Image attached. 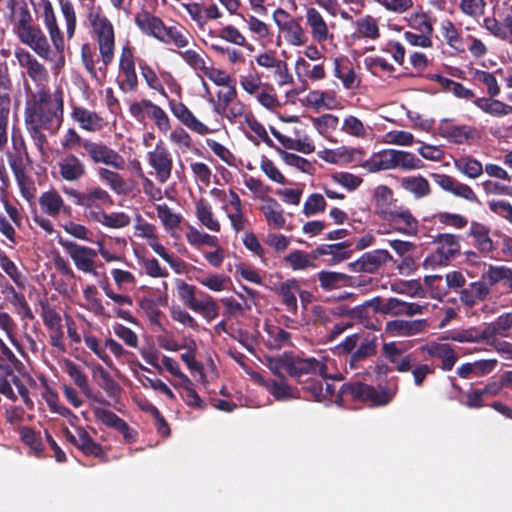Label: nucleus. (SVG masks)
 <instances>
[{"label":"nucleus","instance_id":"f257e3e1","mask_svg":"<svg viewBox=\"0 0 512 512\" xmlns=\"http://www.w3.org/2000/svg\"><path fill=\"white\" fill-rule=\"evenodd\" d=\"M63 120V99L61 94L54 96V105L49 107H25L26 130L41 154L45 153L47 138L42 129L51 133L58 131Z\"/></svg>","mask_w":512,"mask_h":512},{"label":"nucleus","instance_id":"f03ea898","mask_svg":"<svg viewBox=\"0 0 512 512\" xmlns=\"http://www.w3.org/2000/svg\"><path fill=\"white\" fill-rule=\"evenodd\" d=\"M9 20L13 33L22 44L31 48L39 57L50 59L51 47L48 38L39 25L35 24L26 2H22V6L9 15Z\"/></svg>","mask_w":512,"mask_h":512},{"label":"nucleus","instance_id":"7ed1b4c3","mask_svg":"<svg viewBox=\"0 0 512 512\" xmlns=\"http://www.w3.org/2000/svg\"><path fill=\"white\" fill-rule=\"evenodd\" d=\"M87 19L92 28L93 38L98 44L102 61L100 71H106L113 62L115 51V31L111 21L102 13L101 7H91Z\"/></svg>","mask_w":512,"mask_h":512},{"label":"nucleus","instance_id":"20e7f679","mask_svg":"<svg viewBox=\"0 0 512 512\" xmlns=\"http://www.w3.org/2000/svg\"><path fill=\"white\" fill-rule=\"evenodd\" d=\"M378 337L372 332L351 334L335 347V354L349 355L350 369H358L361 363L377 354Z\"/></svg>","mask_w":512,"mask_h":512},{"label":"nucleus","instance_id":"39448f33","mask_svg":"<svg viewBox=\"0 0 512 512\" xmlns=\"http://www.w3.org/2000/svg\"><path fill=\"white\" fill-rule=\"evenodd\" d=\"M395 396V392L387 387H380L377 390L374 386L361 381L344 383L338 391L336 403L342 406L346 401H357L371 406H385L389 404Z\"/></svg>","mask_w":512,"mask_h":512},{"label":"nucleus","instance_id":"423d86ee","mask_svg":"<svg viewBox=\"0 0 512 512\" xmlns=\"http://www.w3.org/2000/svg\"><path fill=\"white\" fill-rule=\"evenodd\" d=\"M176 289L179 299L187 308L199 313L207 321L218 317L219 306L211 295L198 291L196 286L182 279L176 281Z\"/></svg>","mask_w":512,"mask_h":512},{"label":"nucleus","instance_id":"0eeeda50","mask_svg":"<svg viewBox=\"0 0 512 512\" xmlns=\"http://www.w3.org/2000/svg\"><path fill=\"white\" fill-rule=\"evenodd\" d=\"M436 130L440 137L455 145H471L480 139V132L476 127L457 124L450 118L441 119Z\"/></svg>","mask_w":512,"mask_h":512},{"label":"nucleus","instance_id":"6e6552de","mask_svg":"<svg viewBox=\"0 0 512 512\" xmlns=\"http://www.w3.org/2000/svg\"><path fill=\"white\" fill-rule=\"evenodd\" d=\"M437 249L424 260V266H445L460 254V236L439 234L435 240Z\"/></svg>","mask_w":512,"mask_h":512},{"label":"nucleus","instance_id":"1a4fd4ad","mask_svg":"<svg viewBox=\"0 0 512 512\" xmlns=\"http://www.w3.org/2000/svg\"><path fill=\"white\" fill-rule=\"evenodd\" d=\"M7 160L21 195L27 200L33 198L36 189L33 180L27 172V169L33 165L31 156L28 155V158H25L23 154L7 152Z\"/></svg>","mask_w":512,"mask_h":512},{"label":"nucleus","instance_id":"9d476101","mask_svg":"<svg viewBox=\"0 0 512 512\" xmlns=\"http://www.w3.org/2000/svg\"><path fill=\"white\" fill-rule=\"evenodd\" d=\"M58 243L72 259L78 270L84 273L96 274L95 259L98 252L95 249L62 237L58 238Z\"/></svg>","mask_w":512,"mask_h":512},{"label":"nucleus","instance_id":"9b49d317","mask_svg":"<svg viewBox=\"0 0 512 512\" xmlns=\"http://www.w3.org/2000/svg\"><path fill=\"white\" fill-rule=\"evenodd\" d=\"M118 87L123 93L134 92L138 88V77L135 69L134 47L126 44L122 47L119 58Z\"/></svg>","mask_w":512,"mask_h":512},{"label":"nucleus","instance_id":"f8f14e48","mask_svg":"<svg viewBox=\"0 0 512 512\" xmlns=\"http://www.w3.org/2000/svg\"><path fill=\"white\" fill-rule=\"evenodd\" d=\"M85 153L94 164H105L114 169H124L125 160L123 156L102 142L86 140Z\"/></svg>","mask_w":512,"mask_h":512},{"label":"nucleus","instance_id":"ddd939ff","mask_svg":"<svg viewBox=\"0 0 512 512\" xmlns=\"http://www.w3.org/2000/svg\"><path fill=\"white\" fill-rule=\"evenodd\" d=\"M63 193L70 197L75 205L88 208H100L103 204H112L109 193L101 187H92L78 191L71 187H63Z\"/></svg>","mask_w":512,"mask_h":512},{"label":"nucleus","instance_id":"4468645a","mask_svg":"<svg viewBox=\"0 0 512 512\" xmlns=\"http://www.w3.org/2000/svg\"><path fill=\"white\" fill-rule=\"evenodd\" d=\"M149 165L154 169L157 179L165 183L171 177L173 169V158L164 142L160 140L154 150L147 153Z\"/></svg>","mask_w":512,"mask_h":512},{"label":"nucleus","instance_id":"2eb2a0df","mask_svg":"<svg viewBox=\"0 0 512 512\" xmlns=\"http://www.w3.org/2000/svg\"><path fill=\"white\" fill-rule=\"evenodd\" d=\"M383 220L388 222L393 230L400 234L416 236L419 232V221L409 209L394 206V210L388 213Z\"/></svg>","mask_w":512,"mask_h":512},{"label":"nucleus","instance_id":"dca6fc26","mask_svg":"<svg viewBox=\"0 0 512 512\" xmlns=\"http://www.w3.org/2000/svg\"><path fill=\"white\" fill-rule=\"evenodd\" d=\"M388 261L395 263L388 250L375 249L362 254L356 261L351 262L349 267L356 273H374Z\"/></svg>","mask_w":512,"mask_h":512},{"label":"nucleus","instance_id":"f3484780","mask_svg":"<svg viewBox=\"0 0 512 512\" xmlns=\"http://www.w3.org/2000/svg\"><path fill=\"white\" fill-rule=\"evenodd\" d=\"M327 365L314 357L301 358L291 353L290 377L301 381L303 376L318 375L327 378Z\"/></svg>","mask_w":512,"mask_h":512},{"label":"nucleus","instance_id":"a211bd4d","mask_svg":"<svg viewBox=\"0 0 512 512\" xmlns=\"http://www.w3.org/2000/svg\"><path fill=\"white\" fill-rule=\"evenodd\" d=\"M15 58L19 65L26 69L28 77L37 85H43L48 80V71L28 50L24 48L15 49Z\"/></svg>","mask_w":512,"mask_h":512},{"label":"nucleus","instance_id":"6ab92c4d","mask_svg":"<svg viewBox=\"0 0 512 512\" xmlns=\"http://www.w3.org/2000/svg\"><path fill=\"white\" fill-rule=\"evenodd\" d=\"M430 176L444 191L469 202H479V199L473 189L469 185L459 182L454 177L441 173H431Z\"/></svg>","mask_w":512,"mask_h":512},{"label":"nucleus","instance_id":"aec40b11","mask_svg":"<svg viewBox=\"0 0 512 512\" xmlns=\"http://www.w3.org/2000/svg\"><path fill=\"white\" fill-rule=\"evenodd\" d=\"M490 231L489 226L478 221H471L468 230V236L473 239V246L484 257L490 256L496 250Z\"/></svg>","mask_w":512,"mask_h":512},{"label":"nucleus","instance_id":"412c9836","mask_svg":"<svg viewBox=\"0 0 512 512\" xmlns=\"http://www.w3.org/2000/svg\"><path fill=\"white\" fill-rule=\"evenodd\" d=\"M169 107L172 114L191 131L199 135L210 133V129L199 121L184 103L172 99L169 100Z\"/></svg>","mask_w":512,"mask_h":512},{"label":"nucleus","instance_id":"4be33fe9","mask_svg":"<svg viewBox=\"0 0 512 512\" xmlns=\"http://www.w3.org/2000/svg\"><path fill=\"white\" fill-rule=\"evenodd\" d=\"M421 351L427 353L430 357L438 358L442 361L440 368L443 371H450L454 367L458 355L447 343L430 342L421 347Z\"/></svg>","mask_w":512,"mask_h":512},{"label":"nucleus","instance_id":"5701e85b","mask_svg":"<svg viewBox=\"0 0 512 512\" xmlns=\"http://www.w3.org/2000/svg\"><path fill=\"white\" fill-rule=\"evenodd\" d=\"M59 174L66 181H78L86 174L84 162L75 154H66L58 163Z\"/></svg>","mask_w":512,"mask_h":512},{"label":"nucleus","instance_id":"b1692460","mask_svg":"<svg viewBox=\"0 0 512 512\" xmlns=\"http://www.w3.org/2000/svg\"><path fill=\"white\" fill-rule=\"evenodd\" d=\"M71 117L80 128L88 132L99 131L104 124L103 118L98 113L81 106H72Z\"/></svg>","mask_w":512,"mask_h":512},{"label":"nucleus","instance_id":"393cba45","mask_svg":"<svg viewBox=\"0 0 512 512\" xmlns=\"http://www.w3.org/2000/svg\"><path fill=\"white\" fill-rule=\"evenodd\" d=\"M394 157V149H384L374 153L369 159L360 163V166L370 173L394 170Z\"/></svg>","mask_w":512,"mask_h":512},{"label":"nucleus","instance_id":"a878e982","mask_svg":"<svg viewBox=\"0 0 512 512\" xmlns=\"http://www.w3.org/2000/svg\"><path fill=\"white\" fill-rule=\"evenodd\" d=\"M43 18L55 49L58 52H62L65 47L63 33L58 26L55 12L49 1L43 4Z\"/></svg>","mask_w":512,"mask_h":512},{"label":"nucleus","instance_id":"bb28decb","mask_svg":"<svg viewBox=\"0 0 512 512\" xmlns=\"http://www.w3.org/2000/svg\"><path fill=\"white\" fill-rule=\"evenodd\" d=\"M426 321L423 319L407 321L396 319L386 323V332L393 336H412L424 331Z\"/></svg>","mask_w":512,"mask_h":512},{"label":"nucleus","instance_id":"cd10ccee","mask_svg":"<svg viewBox=\"0 0 512 512\" xmlns=\"http://www.w3.org/2000/svg\"><path fill=\"white\" fill-rule=\"evenodd\" d=\"M66 372L69 375V377L74 381L75 385L81 389V391L87 398L102 405L108 404V401H106L104 398L98 397L97 395L93 394L89 387L88 378L86 374L73 361H67Z\"/></svg>","mask_w":512,"mask_h":512},{"label":"nucleus","instance_id":"c85d7f7f","mask_svg":"<svg viewBox=\"0 0 512 512\" xmlns=\"http://www.w3.org/2000/svg\"><path fill=\"white\" fill-rule=\"evenodd\" d=\"M481 279L489 286L502 284L507 290L512 292V269L505 265H489L488 269L482 273Z\"/></svg>","mask_w":512,"mask_h":512},{"label":"nucleus","instance_id":"c756f323","mask_svg":"<svg viewBox=\"0 0 512 512\" xmlns=\"http://www.w3.org/2000/svg\"><path fill=\"white\" fill-rule=\"evenodd\" d=\"M93 413L95 418L102 422L104 425L119 431L126 440L130 439L131 435L129 425L125 420L120 418L114 412L105 408L94 407Z\"/></svg>","mask_w":512,"mask_h":512},{"label":"nucleus","instance_id":"7c9ffc66","mask_svg":"<svg viewBox=\"0 0 512 512\" xmlns=\"http://www.w3.org/2000/svg\"><path fill=\"white\" fill-rule=\"evenodd\" d=\"M496 365L497 360L495 359L468 362L457 368V374L463 379H468L472 376L481 377L491 373Z\"/></svg>","mask_w":512,"mask_h":512},{"label":"nucleus","instance_id":"2f4dec72","mask_svg":"<svg viewBox=\"0 0 512 512\" xmlns=\"http://www.w3.org/2000/svg\"><path fill=\"white\" fill-rule=\"evenodd\" d=\"M260 210L270 227L274 229H282L285 227L286 219L284 217V211L276 199L267 197L264 200V204L261 205Z\"/></svg>","mask_w":512,"mask_h":512},{"label":"nucleus","instance_id":"473e14b6","mask_svg":"<svg viewBox=\"0 0 512 512\" xmlns=\"http://www.w3.org/2000/svg\"><path fill=\"white\" fill-rule=\"evenodd\" d=\"M483 336L489 340L496 336L512 339V311L500 315L494 322L483 329Z\"/></svg>","mask_w":512,"mask_h":512},{"label":"nucleus","instance_id":"72a5a7b5","mask_svg":"<svg viewBox=\"0 0 512 512\" xmlns=\"http://www.w3.org/2000/svg\"><path fill=\"white\" fill-rule=\"evenodd\" d=\"M230 202L229 205L233 212H227V217L231 222V227L235 232L243 231L249 224V220L244 214L243 205L238 194L230 189L229 190Z\"/></svg>","mask_w":512,"mask_h":512},{"label":"nucleus","instance_id":"f704fd0d","mask_svg":"<svg viewBox=\"0 0 512 512\" xmlns=\"http://www.w3.org/2000/svg\"><path fill=\"white\" fill-rule=\"evenodd\" d=\"M135 24L146 35L158 39L164 27V22L148 11L142 10L135 16Z\"/></svg>","mask_w":512,"mask_h":512},{"label":"nucleus","instance_id":"c9c22d12","mask_svg":"<svg viewBox=\"0 0 512 512\" xmlns=\"http://www.w3.org/2000/svg\"><path fill=\"white\" fill-rule=\"evenodd\" d=\"M375 213L383 220L388 213L394 210V194L386 185H379L374 190Z\"/></svg>","mask_w":512,"mask_h":512},{"label":"nucleus","instance_id":"e433bc0d","mask_svg":"<svg viewBox=\"0 0 512 512\" xmlns=\"http://www.w3.org/2000/svg\"><path fill=\"white\" fill-rule=\"evenodd\" d=\"M306 21L311 28L312 37L317 42H324L328 38L329 30L321 13L314 7L306 10Z\"/></svg>","mask_w":512,"mask_h":512},{"label":"nucleus","instance_id":"4c0bfd02","mask_svg":"<svg viewBox=\"0 0 512 512\" xmlns=\"http://www.w3.org/2000/svg\"><path fill=\"white\" fill-rule=\"evenodd\" d=\"M39 206L44 214L56 218L62 211L64 200L58 191L49 190L40 195Z\"/></svg>","mask_w":512,"mask_h":512},{"label":"nucleus","instance_id":"58836bf2","mask_svg":"<svg viewBox=\"0 0 512 512\" xmlns=\"http://www.w3.org/2000/svg\"><path fill=\"white\" fill-rule=\"evenodd\" d=\"M473 103L480 110L494 117H503L512 114V106L491 98L490 96L489 98H477Z\"/></svg>","mask_w":512,"mask_h":512},{"label":"nucleus","instance_id":"ea45409f","mask_svg":"<svg viewBox=\"0 0 512 512\" xmlns=\"http://www.w3.org/2000/svg\"><path fill=\"white\" fill-rule=\"evenodd\" d=\"M297 292H300V285L296 279H288L282 282L278 289L282 303L286 306V309L292 313H296L298 309Z\"/></svg>","mask_w":512,"mask_h":512},{"label":"nucleus","instance_id":"a19ab883","mask_svg":"<svg viewBox=\"0 0 512 512\" xmlns=\"http://www.w3.org/2000/svg\"><path fill=\"white\" fill-rule=\"evenodd\" d=\"M401 187L413 194L416 199L426 197L431 193L428 180L421 175L402 178Z\"/></svg>","mask_w":512,"mask_h":512},{"label":"nucleus","instance_id":"79ce46f5","mask_svg":"<svg viewBox=\"0 0 512 512\" xmlns=\"http://www.w3.org/2000/svg\"><path fill=\"white\" fill-rule=\"evenodd\" d=\"M196 217L199 222L207 229L213 232H219L221 225L217 219L214 218V213L211 205L207 200L201 198L195 204Z\"/></svg>","mask_w":512,"mask_h":512},{"label":"nucleus","instance_id":"37998d69","mask_svg":"<svg viewBox=\"0 0 512 512\" xmlns=\"http://www.w3.org/2000/svg\"><path fill=\"white\" fill-rule=\"evenodd\" d=\"M317 278L321 288L326 291H331L347 286L351 280V277L344 273L325 270L320 271L317 274Z\"/></svg>","mask_w":512,"mask_h":512},{"label":"nucleus","instance_id":"c03bdc74","mask_svg":"<svg viewBox=\"0 0 512 512\" xmlns=\"http://www.w3.org/2000/svg\"><path fill=\"white\" fill-rule=\"evenodd\" d=\"M78 440L80 442L78 449L85 456H93L103 463L108 462V456L103 447L97 443L86 430L81 432Z\"/></svg>","mask_w":512,"mask_h":512},{"label":"nucleus","instance_id":"a18cd8bd","mask_svg":"<svg viewBox=\"0 0 512 512\" xmlns=\"http://www.w3.org/2000/svg\"><path fill=\"white\" fill-rule=\"evenodd\" d=\"M283 261L294 271L315 268L314 259L311 252L295 249L284 256Z\"/></svg>","mask_w":512,"mask_h":512},{"label":"nucleus","instance_id":"49530a36","mask_svg":"<svg viewBox=\"0 0 512 512\" xmlns=\"http://www.w3.org/2000/svg\"><path fill=\"white\" fill-rule=\"evenodd\" d=\"M180 389V397L187 406L197 410H204L207 407L206 402L195 390L194 383L188 377H185Z\"/></svg>","mask_w":512,"mask_h":512},{"label":"nucleus","instance_id":"de8ad7c7","mask_svg":"<svg viewBox=\"0 0 512 512\" xmlns=\"http://www.w3.org/2000/svg\"><path fill=\"white\" fill-rule=\"evenodd\" d=\"M334 76L340 79L346 89H354L359 86V80L349 63H343L339 58L334 59Z\"/></svg>","mask_w":512,"mask_h":512},{"label":"nucleus","instance_id":"09e8293b","mask_svg":"<svg viewBox=\"0 0 512 512\" xmlns=\"http://www.w3.org/2000/svg\"><path fill=\"white\" fill-rule=\"evenodd\" d=\"M224 87V90L217 92V102H215L213 98L210 99V102L214 104L213 111L218 115L226 114L229 105L237 98V90L234 81L229 83V86Z\"/></svg>","mask_w":512,"mask_h":512},{"label":"nucleus","instance_id":"8fccbe9b","mask_svg":"<svg viewBox=\"0 0 512 512\" xmlns=\"http://www.w3.org/2000/svg\"><path fill=\"white\" fill-rule=\"evenodd\" d=\"M454 165L459 172L471 179L481 176L484 170L482 163L471 156L455 160Z\"/></svg>","mask_w":512,"mask_h":512},{"label":"nucleus","instance_id":"3c124183","mask_svg":"<svg viewBox=\"0 0 512 512\" xmlns=\"http://www.w3.org/2000/svg\"><path fill=\"white\" fill-rule=\"evenodd\" d=\"M395 169L401 170H417L424 168V162L415 154L394 149Z\"/></svg>","mask_w":512,"mask_h":512},{"label":"nucleus","instance_id":"603ef678","mask_svg":"<svg viewBox=\"0 0 512 512\" xmlns=\"http://www.w3.org/2000/svg\"><path fill=\"white\" fill-rule=\"evenodd\" d=\"M10 96L8 93H0V150L8 141V119L10 114Z\"/></svg>","mask_w":512,"mask_h":512},{"label":"nucleus","instance_id":"864d4df0","mask_svg":"<svg viewBox=\"0 0 512 512\" xmlns=\"http://www.w3.org/2000/svg\"><path fill=\"white\" fill-rule=\"evenodd\" d=\"M441 32L446 43L456 50L457 52H464L463 38L455 27L454 23L450 20H445L441 23Z\"/></svg>","mask_w":512,"mask_h":512},{"label":"nucleus","instance_id":"5fc2aeb1","mask_svg":"<svg viewBox=\"0 0 512 512\" xmlns=\"http://www.w3.org/2000/svg\"><path fill=\"white\" fill-rule=\"evenodd\" d=\"M256 376L276 400L281 401L292 398L291 386L287 384L286 378L277 381L272 379L263 380L259 374H256Z\"/></svg>","mask_w":512,"mask_h":512},{"label":"nucleus","instance_id":"6e6d98bb","mask_svg":"<svg viewBox=\"0 0 512 512\" xmlns=\"http://www.w3.org/2000/svg\"><path fill=\"white\" fill-rule=\"evenodd\" d=\"M158 40L165 44H174L177 48H184L188 45L186 34L176 26L166 27L164 25Z\"/></svg>","mask_w":512,"mask_h":512},{"label":"nucleus","instance_id":"4d7b16f0","mask_svg":"<svg viewBox=\"0 0 512 512\" xmlns=\"http://www.w3.org/2000/svg\"><path fill=\"white\" fill-rule=\"evenodd\" d=\"M276 152L280 155L285 164L295 167L303 173L313 174L315 170L314 165L307 159L297 154L289 153L281 148H276Z\"/></svg>","mask_w":512,"mask_h":512},{"label":"nucleus","instance_id":"13d9d810","mask_svg":"<svg viewBox=\"0 0 512 512\" xmlns=\"http://www.w3.org/2000/svg\"><path fill=\"white\" fill-rule=\"evenodd\" d=\"M157 216L167 231L178 228L182 222V215L174 213L167 204H159L156 207Z\"/></svg>","mask_w":512,"mask_h":512},{"label":"nucleus","instance_id":"bf43d9fd","mask_svg":"<svg viewBox=\"0 0 512 512\" xmlns=\"http://www.w3.org/2000/svg\"><path fill=\"white\" fill-rule=\"evenodd\" d=\"M19 433L22 442L29 446L36 456H41L44 452V445L40 433L27 426L21 427Z\"/></svg>","mask_w":512,"mask_h":512},{"label":"nucleus","instance_id":"052dcab7","mask_svg":"<svg viewBox=\"0 0 512 512\" xmlns=\"http://www.w3.org/2000/svg\"><path fill=\"white\" fill-rule=\"evenodd\" d=\"M98 176L99 179L106 183L115 193L121 194L125 192V180L118 172L107 168H100L98 170Z\"/></svg>","mask_w":512,"mask_h":512},{"label":"nucleus","instance_id":"680f3d73","mask_svg":"<svg viewBox=\"0 0 512 512\" xmlns=\"http://www.w3.org/2000/svg\"><path fill=\"white\" fill-rule=\"evenodd\" d=\"M280 30L286 33L285 38L287 42L294 46H300L305 43L306 36L305 32L300 25L299 21L295 18L288 22L284 27Z\"/></svg>","mask_w":512,"mask_h":512},{"label":"nucleus","instance_id":"e2e57ef3","mask_svg":"<svg viewBox=\"0 0 512 512\" xmlns=\"http://www.w3.org/2000/svg\"><path fill=\"white\" fill-rule=\"evenodd\" d=\"M81 60L90 77L93 79H98V73L96 69L98 56L96 54L95 48L90 43H85L81 46Z\"/></svg>","mask_w":512,"mask_h":512},{"label":"nucleus","instance_id":"0e129e2a","mask_svg":"<svg viewBox=\"0 0 512 512\" xmlns=\"http://www.w3.org/2000/svg\"><path fill=\"white\" fill-rule=\"evenodd\" d=\"M139 68L148 87L158 91L163 97L168 98V94L153 68L145 62H140Z\"/></svg>","mask_w":512,"mask_h":512},{"label":"nucleus","instance_id":"69168bd1","mask_svg":"<svg viewBox=\"0 0 512 512\" xmlns=\"http://www.w3.org/2000/svg\"><path fill=\"white\" fill-rule=\"evenodd\" d=\"M59 5L65 20L67 37L70 39L75 34L77 24L75 8L70 0H59Z\"/></svg>","mask_w":512,"mask_h":512},{"label":"nucleus","instance_id":"338daca9","mask_svg":"<svg viewBox=\"0 0 512 512\" xmlns=\"http://www.w3.org/2000/svg\"><path fill=\"white\" fill-rule=\"evenodd\" d=\"M267 366L280 379L285 378L283 371L290 376L291 353L284 352L280 356L269 358Z\"/></svg>","mask_w":512,"mask_h":512},{"label":"nucleus","instance_id":"774afa93","mask_svg":"<svg viewBox=\"0 0 512 512\" xmlns=\"http://www.w3.org/2000/svg\"><path fill=\"white\" fill-rule=\"evenodd\" d=\"M186 239L190 245L200 246L207 245L210 247H218V238L190 226L186 233Z\"/></svg>","mask_w":512,"mask_h":512}]
</instances>
